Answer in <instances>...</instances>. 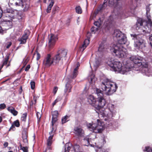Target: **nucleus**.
<instances>
[{
	"mask_svg": "<svg viewBox=\"0 0 152 152\" xmlns=\"http://www.w3.org/2000/svg\"><path fill=\"white\" fill-rule=\"evenodd\" d=\"M122 63L113 58H111L107 64L110 67L111 70L116 73L127 75L133 70L141 69L144 75L148 77L152 75V72L149 67L148 63L142 57L139 55L133 56L130 57V60L125 59Z\"/></svg>",
	"mask_w": 152,
	"mask_h": 152,
	"instance_id": "1",
	"label": "nucleus"
},
{
	"mask_svg": "<svg viewBox=\"0 0 152 152\" xmlns=\"http://www.w3.org/2000/svg\"><path fill=\"white\" fill-rule=\"evenodd\" d=\"M113 39L117 41L116 44H112L110 47V50L113 52L118 57L123 58L126 55V50L123 46L127 41V38L125 34L122 33L119 30L116 29L114 30L113 34Z\"/></svg>",
	"mask_w": 152,
	"mask_h": 152,
	"instance_id": "2",
	"label": "nucleus"
},
{
	"mask_svg": "<svg viewBox=\"0 0 152 152\" xmlns=\"http://www.w3.org/2000/svg\"><path fill=\"white\" fill-rule=\"evenodd\" d=\"M116 111V106L112 102H110L107 104V108L103 110L101 109L99 113V117L103 118L105 122L106 125L109 127L115 124V122L113 121V117L115 116Z\"/></svg>",
	"mask_w": 152,
	"mask_h": 152,
	"instance_id": "3",
	"label": "nucleus"
},
{
	"mask_svg": "<svg viewBox=\"0 0 152 152\" xmlns=\"http://www.w3.org/2000/svg\"><path fill=\"white\" fill-rule=\"evenodd\" d=\"M150 4L146 6V15L148 21L145 22L144 26H142L143 22L141 19L137 20L135 27L138 32L140 34L144 35L150 33L152 28V22L151 19L150 15L149 14L150 10L149 6Z\"/></svg>",
	"mask_w": 152,
	"mask_h": 152,
	"instance_id": "4",
	"label": "nucleus"
},
{
	"mask_svg": "<svg viewBox=\"0 0 152 152\" xmlns=\"http://www.w3.org/2000/svg\"><path fill=\"white\" fill-rule=\"evenodd\" d=\"M101 88L103 91H105L106 95H110L116 91L118 86L115 83L111 81L110 79L107 78L102 82Z\"/></svg>",
	"mask_w": 152,
	"mask_h": 152,
	"instance_id": "5",
	"label": "nucleus"
},
{
	"mask_svg": "<svg viewBox=\"0 0 152 152\" xmlns=\"http://www.w3.org/2000/svg\"><path fill=\"white\" fill-rule=\"evenodd\" d=\"M66 49H61L58 50L56 53L52 57L54 65H61L63 64V61L66 56L67 53Z\"/></svg>",
	"mask_w": 152,
	"mask_h": 152,
	"instance_id": "6",
	"label": "nucleus"
},
{
	"mask_svg": "<svg viewBox=\"0 0 152 152\" xmlns=\"http://www.w3.org/2000/svg\"><path fill=\"white\" fill-rule=\"evenodd\" d=\"M133 39L134 40V46L136 49L139 50H143L145 47V42L144 39L140 37L139 35L131 34Z\"/></svg>",
	"mask_w": 152,
	"mask_h": 152,
	"instance_id": "7",
	"label": "nucleus"
},
{
	"mask_svg": "<svg viewBox=\"0 0 152 152\" xmlns=\"http://www.w3.org/2000/svg\"><path fill=\"white\" fill-rule=\"evenodd\" d=\"M104 124L103 122L97 119L96 123L88 124L87 126L90 130L95 133H98L102 132L103 129Z\"/></svg>",
	"mask_w": 152,
	"mask_h": 152,
	"instance_id": "8",
	"label": "nucleus"
},
{
	"mask_svg": "<svg viewBox=\"0 0 152 152\" xmlns=\"http://www.w3.org/2000/svg\"><path fill=\"white\" fill-rule=\"evenodd\" d=\"M95 93L97 96L95 106L97 107L99 109L104 106L106 104V102L103 97V91L102 90L96 88L95 90Z\"/></svg>",
	"mask_w": 152,
	"mask_h": 152,
	"instance_id": "9",
	"label": "nucleus"
},
{
	"mask_svg": "<svg viewBox=\"0 0 152 152\" xmlns=\"http://www.w3.org/2000/svg\"><path fill=\"white\" fill-rule=\"evenodd\" d=\"M15 10L12 8H6L5 9L3 12L5 13H10V15H6V18H7L8 19H5L4 20L5 22L7 23V24H8L10 26H12V23L11 20L14 18L12 14H14L15 13Z\"/></svg>",
	"mask_w": 152,
	"mask_h": 152,
	"instance_id": "10",
	"label": "nucleus"
},
{
	"mask_svg": "<svg viewBox=\"0 0 152 152\" xmlns=\"http://www.w3.org/2000/svg\"><path fill=\"white\" fill-rule=\"evenodd\" d=\"M64 152H69L70 151L74 152H82V149L81 147L77 144L72 146L70 143H66L64 146Z\"/></svg>",
	"mask_w": 152,
	"mask_h": 152,
	"instance_id": "11",
	"label": "nucleus"
},
{
	"mask_svg": "<svg viewBox=\"0 0 152 152\" xmlns=\"http://www.w3.org/2000/svg\"><path fill=\"white\" fill-rule=\"evenodd\" d=\"M53 59L51 55L48 54L44 58L43 61V65L45 67H49L54 65Z\"/></svg>",
	"mask_w": 152,
	"mask_h": 152,
	"instance_id": "12",
	"label": "nucleus"
},
{
	"mask_svg": "<svg viewBox=\"0 0 152 152\" xmlns=\"http://www.w3.org/2000/svg\"><path fill=\"white\" fill-rule=\"evenodd\" d=\"M58 39L56 35L53 34H50V37L48 38V47L50 50L53 48Z\"/></svg>",
	"mask_w": 152,
	"mask_h": 152,
	"instance_id": "13",
	"label": "nucleus"
},
{
	"mask_svg": "<svg viewBox=\"0 0 152 152\" xmlns=\"http://www.w3.org/2000/svg\"><path fill=\"white\" fill-rule=\"evenodd\" d=\"M15 4L16 6H20L23 8V11H26L29 8V5L23 0H15Z\"/></svg>",
	"mask_w": 152,
	"mask_h": 152,
	"instance_id": "14",
	"label": "nucleus"
},
{
	"mask_svg": "<svg viewBox=\"0 0 152 152\" xmlns=\"http://www.w3.org/2000/svg\"><path fill=\"white\" fill-rule=\"evenodd\" d=\"M29 34V31L28 30L26 31L22 37L18 38V40L20 42V44H23L26 43V40L28 38Z\"/></svg>",
	"mask_w": 152,
	"mask_h": 152,
	"instance_id": "15",
	"label": "nucleus"
},
{
	"mask_svg": "<svg viewBox=\"0 0 152 152\" xmlns=\"http://www.w3.org/2000/svg\"><path fill=\"white\" fill-rule=\"evenodd\" d=\"M74 130V133L78 137H82L84 136V131L80 126L75 127Z\"/></svg>",
	"mask_w": 152,
	"mask_h": 152,
	"instance_id": "16",
	"label": "nucleus"
},
{
	"mask_svg": "<svg viewBox=\"0 0 152 152\" xmlns=\"http://www.w3.org/2000/svg\"><path fill=\"white\" fill-rule=\"evenodd\" d=\"M87 101L89 104L93 106H95L97 99L92 95H89L87 96Z\"/></svg>",
	"mask_w": 152,
	"mask_h": 152,
	"instance_id": "17",
	"label": "nucleus"
},
{
	"mask_svg": "<svg viewBox=\"0 0 152 152\" xmlns=\"http://www.w3.org/2000/svg\"><path fill=\"white\" fill-rule=\"evenodd\" d=\"M108 48V45L105 41H103L100 45L98 48V51L101 52H104L106 51Z\"/></svg>",
	"mask_w": 152,
	"mask_h": 152,
	"instance_id": "18",
	"label": "nucleus"
},
{
	"mask_svg": "<svg viewBox=\"0 0 152 152\" xmlns=\"http://www.w3.org/2000/svg\"><path fill=\"white\" fill-rule=\"evenodd\" d=\"M67 82L66 84V88L64 89V92L65 93L69 89V92H71V89L72 87L71 86V81L69 78H68L67 80Z\"/></svg>",
	"mask_w": 152,
	"mask_h": 152,
	"instance_id": "19",
	"label": "nucleus"
},
{
	"mask_svg": "<svg viewBox=\"0 0 152 152\" xmlns=\"http://www.w3.org/2000/svg\"><path fill=\"white\" fill-rule=\"evenodd\" d=\"M119 0H108L109 6L110 7H114L115 8L117 7L118 2V1Z\"/></svg>",
	"mask_w": 152,
	"mask_h": 152,
	"instance_id": "20",
	"label": "nucleus"
},
{
	"mask_svg": "<svg viewBox=\"0 0 152 152\" xmlns=\"http://www.w3.org/2000/svg\"><path fill=\"white\" fill-rule=\"evenodd\" d=\"M108 0H104L103 4L100 5L97 8V11H100L105 9L107 6V1Z\"/></svg>",
	"mask_w": 152,
	"mask_h": 152,
	"instance_id": "21",
	"label": "nucleus"
},
{
	"mask_svg": "<svg viewBox=\"0 0 152 152\" xmlns=\"http://www.w3.org/2000/svg\"><path fill=\"white\" fill-rule=\"evenodd\" d=\"M22 139L23 141L25 144L28 143V141L27 140V135L26 132V130H24L22 132Z\"/></svg>",
	"mask_w": 152,
	"mask_h": 152,
	"instance_id": "22",
	"label": "nucleus"
},
{
	"mask_svg": "<svg viewBox=\"0 0 152 152\" xmlns=\"http://www.w3.org/2000/svg\"><path fill=\"white\" fill-rule=\"evenodd\" d=\"M77 66L75 69H74V71L73 72L72 75L70 77V78H71L73 79L75 78L76 77L77 75V70L78 69V67L79 66H80L79 63H77Z\"/></svg>",
	"mask_w": 152,
	"mask_h": 152,
	"instance_id": "23",
	"label": "nucleus"
},
{
	"mask_svg": "<svg viewBox=\"0 0 152 152\" xmlns=\"http://www.w3.org/2000/svg\"><path fill=\"white\" fill-rule=\"evenodd\" d=\"M50 2L47 7L46 10V12L47 13H50L51 11V8L54 4V0H48Z\"/></svg>",
	"mask_w": 152,
	"mask_h": 152,
	"instance_id": "24",
	"label": "nucleus"
},
{
	"mask_svg": "<svg viewBox=\"0 0 152 152\" xmlns=\"http://www.w3.org/2000/svg\"><path fill=\"white\" fill-rule=\"evenodd\" d=\"M136 2V4H134L132 3L131 4V9H135L136 7L138 6V4L140 3V0H135Z\"/></svg>",
	"mask_w": 152,
	"mask_h": 152,
	"instance_id": "25",
	"label": "nucleus"
},
{
	"mask_svg": "<svg viewBox=\"0 0 152 152\" xmlns=\"http://www.w3.org/2000/svg\"><path fill=\"white\" fill-rule=\"evenodd\" d=\"M69 116L66 115L63 117L61 119V121L62 124H64L67 122L69 120Z\"/></svg>",
	"mask_w": 152,
	"mask_h": 152,
	"instance_id": "26",
	"label": "nucleus"
},
{
	"mask_svg": "<svg viewBox=\"0 0 152 152\" xmlns=\"http://www.w3.org/2000/svg\"><path fill=\"white\" fill-rule=\"evenodd\" d=\"M9 59V56H6L4 59L3 60V64L2 65V66L1 67V69H2L3 66H4L6 65L7 64V63Z\"/></svg>",
	"mask_w": 152,
	"mask_h": 152,
	"instance_id": "27",
	"label": "nucleus"
},
{
	"mask_svg": "<svg viewBox=\"0 0 152 152\" xmlns=\"http://www.w3.org/2000/svg\"><path fill=\"white\" fill-rule=\"evenodd\" d=\"M75 10L76 12L78 14H81L82 13V11L81 7L79 6H77L75 7Z\"/></svg>",
	"mask_w": 152,
	"mask_h": 152,
	"instance_id": "28",
	"label": "nucleus"
},
{
	"mask_svg": "<svg viewBox=\"0 0 152 152\" xmlns=\"http://www.w3.org/2000/svg\"><path fill=\"white\" fill-rule=\"evenodd\" d=\"M143 151L147 152H152V148L150 146H146L145 149L143 150Z\"/></svg>",
	"mask_w": 152,
	"mask_h": 152,
	"instance_id": "29",
	"label": "nucleus"
},
{
	"mask_svg": "<svg viewBox=\"0 0 152 152\" xmlns=\"http://www.w3.org/2000/svg\"><path fill=\"white\" fill-rule=\"evenodd\" d=\"M20 149L22 150L23 152H28V148L27 147H23L21 145H20Z\"/></svg>",
	"mask_w": 152,
	"mask_h": 152,
	"instance_id": "30",
	"label": "nucleus"
},
{
	"mask_svg": "<svg viewBox=\"0 0 152 152\" xmlns=\"http://www.w3.org/2000/svg\"><path fill=\"white\" fill-rule=\"evenodd\" d=\"M52 143H50V144H48V142H47V147L46 148V149L45 151V152L46 151H49L50 150L52 149V147L51 145Z\"/></svg>",
	"mask_w": 152,
	"mask_h": 152,
	"instance_id": "31",
	"label": "nucleus"
},
{
	"mask_svg": "<svg viewBox=\"0 0 152 152\" xmlns=\"http://www.w3.org/2000/svg\"><path fill=\"white\" fill-rule=\"evenodd\" d=\"M57 121V118L56 117H52V126L54 127L55 123Z\"/></svg>",
	"mask_w": 152,
	"mask_h": 152,
	"instance_id": "32",
	"label": "nucleus"
},
{
	"mask_svg": "<svg viewBox=\"0 0 152 152\" xmlns=\"http://www.w3.org/2000/svg\"><path fill=\"white\" fill-rule=\"evenodd\" d=\"M53 137V135H50L48 139L47 140V142H48V144H50V143H52V139Z\"/></svg>",
	"mask_w": 152,
	"mask_h": 152,
	"instance_id": "33",
	"label": "nucleus"
},
{
	"mask_svg": "<svg viewBox=\"0 0 152 152\" xmlns=\"http://www.w3.org/2000/svg\"><path fill=\"white\" fill-rule=\"evenodd\" d=\"M26 113H24L23 114L21 118V120L22 121H26Z\"/></svg>",
	"mask_w": 152,
	"mask_h": 152,
	"instance_id": "34",
	"label": "nucleus"
},
{
	"mask_svg": "<svg viewBox=\"0 0 152 152\" xmlns=\"http://www.w3.org/2000/svg\"><path fill=\"white\" fill-rule=\"evenodd\" d=\"M58 115V112L57 111L55 110L52 112V115L53 117L57 118Z\"/></svg>",
	"mask_w": 152,
	"mask_h": 152,
	"instance_id": "35",
	"label": "nucleus"
},
{
	"mask_svg": "<svg viewBox=\"0 0 152 152\" xmlns=\"http://www.w3.org/2000/svg\"><path fill=\"white\" fill-rule=\"evenodd\" d=\"M61 99V98L60 97H58L57 99L54 101V102L52 103V105L53 106L56 103L60 101Z\"/></svg>",
	"mask_w": 152,
	"mask_h": 152,
	"instance_id": "36",
	"label": "nucleus"
},
{
	"mask_svg": "<svg viewBox=\"0 0 152 152\" xmlns=\"http://www.w3.org/2000/svg\"><path fill=\"white\" fill-rule=\"evenodd\" d=\"M58 7H54L52 9V13L54 14L56 13V12L58 10Z\"/></svg>",
	"mask_w": 152,
	"mask_h": 152,
	"instance_id": "37",
	"label": "nucleus"
},
{
	"mask_svg": "<svg viewBox=\"0 0 152 152\" xmlns=\"http://www.w3.org/2000/svg\"><path fill=\"white\" fill-rule=\"evenodd\" d=\"M94 24L97 26L96 27L99 28L101 25L100 22L98 21H96L94 23Z\"/></svg>",
	"mask_w": 152,
	"mask_h": 152,
	"instance_id": "38",
	"label": "nucleus"
},
{
	"mask_svg": "<svg viewBox=\"0 0 152 152\" xmlns=\"http://www.w3.org/2000/svg\"><path fill=\"white\" fill-rule=\"evenodd\" d=\"M13 124L17 127H19L20 125L19 122L18 120L14 121Z\"/></svg>",
	"mask_w": 152,
	"mask_h": 152,
	"instance_id": "39",
	"label": "nucleus"
},
{
	"mask_svg": "<svg viewBox=\"0 0 152 152\" xmlns=\"http://www.w3.org/2000/svg\"><path fill=\"white\" fill-rule=\"evenodd\" d=\"M14 109L15 108L12 106L9 107L7 108V110L11 113L12 112Z\"/></svg>",
	"mask_w": 152,
	"mask_h": 152,
	"instance_id": "40",
	"label": "nucleus"
},
{
	"mask_svg": "<svg viewBox=\"0 0 152 152\" xmlns=\"http://www.w3.org/2000/svg\"><path fill=\"white\" fill-rule=\"evenodd\" d=\"M83 141L86 143V144L85 145L86 146H88L90 144L89 140V139H84Z\"/></svg>",
	"mask_w": 152,
	"mask_h": 152,
	"instance_id": "41",
	"label": "nucleus"
},
{
	"mask_svg": "<svg viewBox=\"0 0 152 152\" xmlns=\"http://www.w3.org/2000/svg\"><path fill=\"white\" fill-rule=\"evenodd\" d=\"M98 27H95L93 26L91 28V31L92 32H93L95 33L96 31L98 30Z\"/></svg>",
	"mask_w": 152,
	"mask_h": 152,
	"instance_id": "42",
	"label": "nucleus"
},
{
	"mask_svg": "<svg viewBox=\"0 0 152 152\" xmlns=\"http://www.w3.org/2000/svg\"><path fill=\"white\" fill-rule=\"evenodd\" d=\"M94 65L96 68H97L99 65V62L98 60H96L94 64Z\"/></svg>",
	"mask_w": 152,
	"mask_h": 152,
	"instance_id": "43",
	"label": "nucleus"
},
{
	"mask_svg": "<svg viewBox=\"0 0 152 152\" xmlns=\"http://www.w3.org/2000/svg\"><path fill=\"white\" fill-rule=\"evenodd\" d=\"M35 82L34 81H31L30 82L31 88L32 89H34L35 88Z\"/></svg>",
	"mask_w": 152,
	"mask_h": 152,
	"instance_id": "44",
	"label": "nucleus"
},
{
	"mask_svg": "<svg viewBox=\"0 0 152 152\" xmlns=\"http://www.w3.org/2000/svg\"><path fill=\"white\" fill-rule=\"evenodd\" d=\"M87 46L84 43L82 46L80 47V50L83 51L84 49L86 48Z\"/></svg>",
	"mask_w": 152,
	"mask_h": 152,
	"instance_id": "45",
	"label": "nucleus"
},
{
	"mask_svg": "<svg viewBox=\"0 0 152 152\" xmlns=\"http://www.w3.org/2000/svg\"><path fill=\"white\" fill-rule=\"evenodd\" d=\"M90 42V40L89 39H86L84 42V43L86 44L87 46L89 44Z\"/></svg>",
	"mask_w": 152,
	"mask_h": 152,
	"instance_id": "46",
	"label": "nucleus"
},
{
	"mask_svg": "<svg viewBox=\"0 0 152 152\" xmlns=\"http://www.w3.org/2000/svg\"><path fill=\"white\" fill-rule=\"evenodd\" d=\"M6 105L4 103L1 104H0V109H3L6 107Z\"/></svg>",
	"mask_w": 152,
	"mask_h": 152,
	"instance_id": "47",
	"label": "nucleus"
},
{
	"mask_svg": "<svg viewBox=\"0 0 152 152\" xmlns=\"http://www.w3.org/2000/svg\"><path fill=\"white\" fill-rule=\"evenodd\" d=\"M58 89V87L56 86H55L54 88L53 89V93L54 94H56V93Z\"/></svg>",
	"mask_w": 152,
	"mask_h": 152,
	"instance_id": "48",
	"label": "nucleus"
},
{
	"mask_svg": "<svg viewBox=\"0 0 152 152\" xmlns=\"http://www.w3.org/2000/svg\"><path fill=\"white\" fill-rule=\"evenodd\" d=\"M15 126L13 124H12V125L11 127H10L9 131H10L11 130H12L13 131L15 129Z\"/></svg>",
	"mask_w": 152,
	"mask_h": 152,
	"instance_id": "49",
	"label": "nucleus"
},
{
	"mask_svg": "<svg viewBox=\"0 0 152 152\" xmlns=\"http://www.w3.org/2000/svg\"><path fill=\"white\" fill-rule=\"evenodd\" d=\"M18 113V112L15 109L11 113H12L14 115L16 116L17 115Z\"/></svg>",
	"mask_w": 152,
	"mask_h": 152,
	"instance_id": "50",
	"label": "nucleus"
},
{
	"mask_svg": "<svg viewBox=\"0 0 152 152\" xmlns=\"http://www.w3.org/2000/svg\"><path fill=\"white\" fill-rule=\"evenodd\" d=\"M34 101H31V102L30 105L31 106L33 105V104H35L36 103V99H34Z\"/></svg>",
	"mask_w": 152,
	"mask_h": 152,
	"instance_id": "51",
	"label": "nucleus"
},
{
	"mask_svg": "<svg viewBox=\"0 0 152 152\" xmlns=\"http://www.w3.org/2000/svg\"><path fill=\"white\" fill-rule=\"evenodd\" d=\"M36 115L37 116V119L38 120H39L40 119V118H41V115H40L39 113L37 112V113Z\"/></svg>",
	"mask_w": 152,
	"mask_h": 152,
	"instance_id": "52",
	"label": "nucleus"
},
{
	"mask_svg": "<svg viewBox=\"0 0 152 152\" xmlns=\"http://www.w3.org/2000/svg\"><path fill=\"white\" fill-rule=\"evenodd\" d=\"M54 130V127H53L52 128L51 131L49 132V134L50 135H54L53 134H52Z\"/></svg>",
	"mask_w": 152,
	"mask_h": 152,
	"instance_id": "53",
	"label": "nucleus"
},
{
	"mask_svg": "<svg viewBox=\"0 0 152 152\" xmlns=\"http://www.w3.org/2000/svg\"><path fill=\"white\" fill-rule=\"evenodd\" d=\"M12 45V43L11 42H10L8 43V44H7V45L6 46V48H9Z\"/></svg>",
	"mask_w": 152,
	"mask_h": 152,
	"instance_id": "54",
	"label": "nucleus"
},
{
	"mask_svg": "<svg viewBox=\"0 0 152 152\" xmlns=\"http://www.w3.org/2000/svg\"><path fill=\"white\" fill-rule=\"evenodd\" d=\"M30 65H28L25 69V71H28L29 70V69H30Z\"/></svg>",
	"mask_w": 152,
	"mask_h": 152,
	"instance_id": "55",
	"label": "nucleus"
},
{
	"mask_svg": "<svg viewBox=\"0 0 152 152\" xmlns=\"http://www.w3.org/2000/svg\"><path fill=\"white\" fill-rule=\"evenodd\" d=\"M91 79L90 83H93L94 81H95L94 78H92L91 76L89 78V79Z\"/></svg>",
	"mask_w": 152,
	"mask_h": 152,
	"instance_id": "56",
	"label": "nucleus"
},
{
	"mask_svg": "<svg viewBox=\"0 0 152 152\" xmlns=\"http://www.w3.org/2000/svg\"><path fill=\"white\" fill-rule=\"evenodd\" d=\"M40 54L39 53H37V60H38L40 58Z\"/></svg>",
	"mask_w": 152,
	"mask_h": 152,
	"instance_id": "57",
	"label": "nucleus"
},
{
	"mask_svg": "<svg viewBox=\"0 0 152 152\" xmlns=\"http://www.w3.org/2000/svg\"><path fill=\"white\" fill-rule=\"evenodd\" d=\"M4 30L2 29L1 27L0 26V34H2Z\"/></svg>",
	"mask_w": 152,
	"mask_h": 152,
	"instance_id": "58",
	"label": "nucleus"
},
{
	"mask_svg": "<svg viewBox=\"0 0 152 152\" xmlns=\"http://www.w3.org/2000/svg\"><path fill=\"white\" fill-rule=\"evenodd\" d=\"M3 11L2 9L0 10V19L1 18L2 15Z\"/></svg>",
	"mask_w": 152,
	"mask_h": 152,
	"instance_id": "59",
	"label": "nucleus"
},
{
	"mask_svg": "<svg viewBox=\"0 0 152 152\" xmlns=\"http://www.w3.org/2000/svg\"><path fill=\"white\" fill-rule=\"evenodd\" d=\"M8 143L7 142H4V146L5 148L7 147L8 146Z\"/></svg>",
	"mask_w": 152,
	"mask_h": 152,
	"instance_id": "60",
	"label": "nucleus"
},
{
	"mask_svg": "<svg viewBox=\"0 0 152 152\" xmlns=\"http://www.w3.org/2000/svg\"><path fill=\"white\" fill-rule=\"evenodd\" d=\"M2 121V117L0 116V123H1Z\"/></svg>",
	"mask_w": 152,
	"mask_h": 152,
	"instance_id": "61",
	"label": "nucleus"
},
{
	"mask_svg": "<svg viewBox=\"0 0 152 152\" xmlns=\"http://www.w3.org/2000/svg\"><path fill=\"white\" fill-rule=\"evenodd\" d=\"M47 1V0H43V2L44 3H46Z\"/></svg>",
	"mask_w": 152,
	"mask_h": 152,
	"instance_id": "62",
	"label": "nucleus"
},
{
	"mask_svg": "<svg viewBox=\"0 0 152 152\" xmlns=\"http://www.w3.org/2000/svg\"><path fill=\"white\" fill-rule=\"evenodd\" d=\"M151 59H150V61L151 62V63L152 64V59H151V58H150Z\"/></svg>",
	"mask_w": 152,
	"mask_h": 152,
	"instance_id": "63",
	"label": "nucleus"
},
{
	"mask_svg": "<svg viewBox=\"0 0 152 152\" xmlns=\"http://www.w3.org/2000/svg\"><path fill=\"white\" fill-rule=\"evenodd\" d=\"M79 19V17H78L77 19V22H78V20Z\"/></svg>",
	"mask_w": 152,
	"mask_h": 152,
	"instance_id": "64",
	"label": "nucleus"
}]
</instances>
